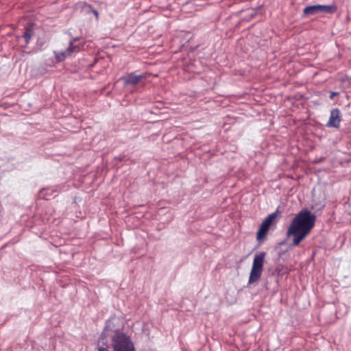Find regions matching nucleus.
<instances>
[{"label":"nucleus","instance_id":"f257e3e1","mask_svg":"<svg viewBox=\"0 0 351 351\" xmlns=\"http://www.w3.org/2000/svg\"><path fill=\"white\" fill-rule=\"evenodd\" d=\"M316 216L307 208L302 209L291 220L287 232L293 237L292 245L298 246L311 232L314 227Z\"/></svg>","mask_w":351,"mask_h":351},{"label":"nucleus","instance_id":"4468645a","mask_svg":"<svg viewBox=\"0 0 351 351\" xmlns=\"http://www.w3.org/2000/svg\"><path fill=\"white\" fill-rule=\"evenodd\" d=\"M88 7L90 9H91V10H92L93 13L95 15V16H96L97 18H98V16H99V13H98V12H97V10H94V9H92V8H91L90 5H88Z\"/></svg>","mask_w":351,"mask_h":351},{"label":"nucleus","instance_id":"20e7f679","mask_svg":"<svg viewBox=\"0 0 351 351\" xmlns=\"http://www.w3.org/2000/svg\"><path fill=\"white\" fill-rule=\"evenodd\" d=\"M337 11L335 5H313L304 8L303 12L306 16H313L317 13L332 14Z\"/></svg>","mask_w":351,"mask_h":351},{"label":"nucleus","instance_id":"f03ea898","mask_svg":"<svg viewBox=\"0 0 351 351\" xmlns=\"http://www.w3.org/2000/svg\"><path fill=\"white\" fill-rule=\"evenodd\" d=\"M111 346L113 351H135L131 338L126 334L116 330L111 339Z\"/></svg>","mask_w":351,"mask_h":351},{"label":"nucleus","instance_id":"7ed1b4c3","mask_svg":"<svg viewBox=\"0 0 351 351\" xmlns=\"http://www.w3.org/2000/svg\"><path fill=\"white\" fill-rule=\"evenodd\" d=\"M266 252H257L253 259L252 267L250 273L248 285H252L256 282L261 277L263 270L264 259Z\"/></svg>","mask_w":351,"mask_h":351},{"label":"nucleus","instance_id":"39448f33","mask_svg":"<svg viewBox=\"0 0 351 351\" xmlns=\"http://www.w3.org/2000/svg\"><path fill=\"white\" fill-rule=\"evenodd\" d=\"M276 216V213H273L271 214H269L263 221V222L261 224L260 228L257 232L256 239L258 241H261L262 239H263L265 237L267 232H268L269 226H271V224L273 220L275 219Z\"/></svg>","mask_w":351,"mask_h":351},{"label":"nucleus","instance_id":"0eeeda50","mask_svg":"<svg viewBox=\"0 0 351 351\" xmlns=\"http://www.w3.org/2000/svg\"><path fill=\"white\" fill-rule=\"evenodd\" d=\"M78 38H75L73 41L69 43L67 49L63 51H54L55 57L57 62H60L63 61L66 58L69 56L72 52L76 51V47L73 45V43L77 40Z\"/></svg>","mask_w":351,"mask_h":351},{"label":"nucleus","instance_id":"f8f14e48","mask_svg":"<svg viewBox=\"0 0 351 351\" xmlns=\"http://www.w3.org/2000/svg\"><path fill=\"white\" fill-rule=\"evenodd\" d=\"M338 94H339L338 92L330 91V99H332L334 98V97L337 95Z\"/></svg>","mask_w":351,"mask_h":351},{"label":"nucleus","instance_id":"ddd939ff","mask_svg":"<svg viewBox=\"0 0 351 351\" xmlns=\"http://www.w3.org/2000/svg\"><path fill=\"white\" fill-rule=\"evenodd\" d=\"M46 191L45 189H43L42 190H40V197H43V198H45V199H48V197L45 195V194L44 193V192Z\"/></svg>","mask_w":351,"mask_h":351},{"label":"nucleus","instance_id":"9b49d317","mask_svg":"<svg viewBox=\"0 0 351 351\" xmlns=\"http://www.w3.org/2000/svg\"><path fill=\"white\" fill-rule=\"evenodd\" d=\"M97 351H110V350H108V348H107V346L105 343L104 346H98Z\"/></svg>","mask_w":351,"mask_h":351},{"label":"nucleus","instance_id":"423d86ee","mask_svg":"<svg viewBox=\"0 0 351 351\" xmlns=\"http://www.w3.org/2000/svg\"><path fill=\"white\" fill-rule=\"evenodd\" d=\"M144 77L145 76L142 74L136 75L135 73L132 72L128 73L125 76L121 77L120 80L123 82L125 86H135L138 84Z\"/></svg>","mask_w":351,"mask_h":351},{"label":"nucleus","instance_id":"9d476101","mask_svg":"<svg viewBox=\"0 0 351 351\" xmlns=\"http://www.w3.org/2000/svg\"><path fill=\"white\" fill-rule=\"evenodd\" d=\"M32 36V30L30 29H26V30L23 34V37L25 39L26 44H27L29 42Z\"/></svg>","mask_w":351,"mask_h":351},{"label":"nucleus","instance_id":"1a4fd4ad","mask_svg":"<svg viewBox=\"0 0 351 351\" xmlns=\"http://www.w3.org/2000/svg\"><path fill=\"white\" fill-rule=\"evenodd\" d=\"M111 324H112V322L110 319H108L106 322L104 331L101 332V336H100V339L104 340L106 339V335L105 331L107 330L108 328H111Z\"/></svg>","mask_w":351,"mask_h":351},{"label":"nucleus","instance_id":"6e6552de","mask_svg":"<svg viewBox=\"0 0 351 351\" xmlns=\"http://www.w3.org/2000/svg\"><path fill=\"white\" fill-rule=\"evenodd\" d=\"M341 112L338 108H334L330 111L329 120L326 123V126L328 128L339 127L341 123Z\"/></svg>","mask_w":351,"mask_h":351},{"label":"nucleus","instance_id":"2eb2a0df","mask_svg":"<svg viewBox=\"0 0 351 351\" xmlns=\"http://www.w3.org/2000/svg\"><path fill=\"white\" fill-rule=\"evenodd\" d=\"M322 160H323V159H322V158H319V160H316V162H321V161H322Z\"/></svg>","mask_w":351,"mask_h":351}]
</instances>
